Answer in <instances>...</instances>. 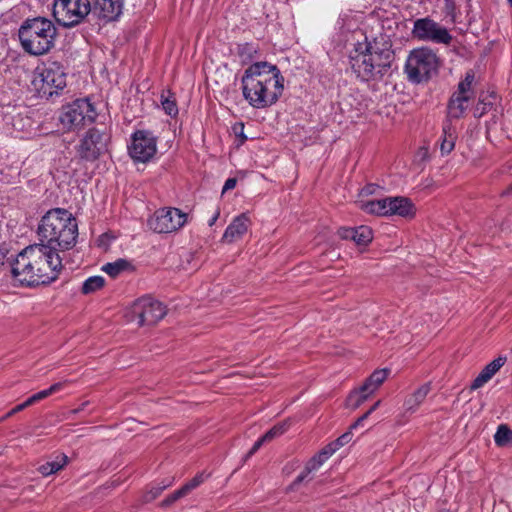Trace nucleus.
Listing matches in <instances>:
<instances>
[{
	"label": "nucleus",
	"instance_id": "nucleus-11",
	"mask_svg": "<svg viewBox=\"0 0 512 512\" xmlns=\"http://www.w3.org/2000/svg\"><path fill=\"white\" fill-rule=\"evenodd\" d=\"M188 220V215L178 208H161L148 220V225L156 233H172L182 228Z\"/></svg>",
	"mask_w": 512,
	"mask_h": 512
},
{
	"label": "nucleus",
	"instance_id": "nucleus-9",
	"mask_svg": "<svg viewBox=\"0 0 512 512\" xmlns=\"http://www.w3.org/2000/svg\"><path fill=\"white\" fill-rule=\"evenodd\" d=\"M91 12L89 0H55L53 16L63 27H73L81 23Z\"/></svg>",
	"mask_w": 512,
	"mask_h": 512
},
{
	"label": "nucleus",
	"instance_id": "nucleus-39",
	"mask_svg": "<svg viewBox=\"0 0 512 512\" xmlns=\"http://www.w3.org/2000/svg\"><path fill=\"white\" fill-rule=\"evenodd\" d=\"M166 486H158V487H152L148 491H146L143 495V501L144 502H151L154 499H156L162 491L165 489Z\"/></svg>",
	"mask_w": 512,
	"mask_h": 512
},
{
	"label": "nucleus",
	"instance_id": "nucleus-38",
	"mask_svg": "<svg viewBox=\"0 0 512 512\" xmlns=\"http://www.w3.org/2000/svg\"><path fill=\"white\" fill-rule=\"evenodd\" d=\"M186 493H184V490L182 488L174 491L169 496H167L161 503L162 507H167L174 503L175 501L179 500L182 497H185Z\"/></svg>",
	"mask_w": 512,
	"mask_h": 512
},
{
	"label": "nucleus",
	"instance_id": "nucleus-33",
	"mask_svg": "<svg viewBox=\"0 0 512 512\" xmlns=\"http://www.w3.org/2000/svg\"><path fill=\"white\" fill-rule=\"evenodd\" d=\"M129 267L128 261L124 259H118L113 263H107L103 266L102 270L105 271L111 277H117L121 272L127 270Z\"/></svg>",
	"mask_w": 512,
	"mask_h": 512
},
{
	"label": "nucleus",
	"instance_id": "nucleus-21",
	"mask_svg": "<svg viewBox=\"0 0 512 512\" xmlns=\"http://www.w3.org/2000/svg\"><path fill=\"white\" fill-rule=\"evenodd\" d=\"M431 391L430 383H425L410 394L404 401L405 413L413 414L418 407L424 402L427 395Z\"/></svg>",
	"mask_w": 512,
	"mask_h": 512
},
{
	"label": "nucleus",
	"instance_id": "nucleus-3",
	"mask_svg": "<svg viewBox=\"0 0 512 512\" xmlns=\"http://www.w3.org/2000/svg\"><path fill=\"white\" fill-rule=\"evenodd\" d=\"M394 59L391 44L381 36L373 41L358 43L350 56L351 68L363 81L381 78Z\"/></svg>",
	"mask_w": 512,
	"mask_h": 512
},
{
	"label": "nucleus",
	"instance_id": "nucleus-1",
	"mask_svg": "<svg viewBox=\"0 0 512 512\" xmlns=\"http://www.w3.org/2000/svg\"><path fill=\"white\" fill-rule=\"evenodd\" d=\"M62 267V257L54 247L35 243L17 255L11 273L21 285L38 286L55 281Z\"/></svg>",
	"mask_w": 512,
	"mask_h": 512
},
{
	"label": "nucleus",
	"instance_id": "nucleus-46",
	"mask_svg": "<svg viewBox=\"0 0 512 512\" xmlns=\"http://www.w3.org/2000/svg\"><path fill=\"white\" fill-rule=\"evenodd\" d=\"M88 404V402H84L79 408L73 409L70 411L71 414H77L84 410V407Z\"/></svg>",
	"mask_w": 512,
	"mask_h": 512
},
{
	"label": "nucleus",
	"instance_id": "nucleus-27",
	"mask_svg": "<svg viewBox=\"0 0 512 512\" xmlns=\"http://www.w3.org/2000/svg\"><path fill=\"white\" fill-rule=\"evenodd\" d=\"M475 79V74L472 70L466 72L465 77L462 81L459 82L457 91L455 92L458 95H463L472 98L473 89L472 85Z\"/></svg>",
	"mask_w": 512,
	"mask_h": 512
},
{
	"label": "nucleus",
	"instance_id": "nucleus-10",
	"mask_svg": "<svg viewBox=\"0 0 512 512\" xmlns=\"http://www.w3.org/2000/svg\"><path fill=\"white\" fill-rule=\"evenodd\" d=\"M167 313L166 306L150 296L137 299L130 307L129 321H137L138 326L155 325Z\"/></svg>",
	"mask_w": 512,
	"mask_h": 512
},
{
	"label": "nucleus",
	"instance_id": "nucleus-8",
	"mask_svg": "<svg viewBox=\"0 0 512 512\" xmlns=\"http://www.w3.org/2000/svg\"><path fill=\"white\" fill-rule=\"evenodd\" d=\"M96 115L95 108L88 99H76L61 108L59 122L64 130L73 131L92 123Z\"/></svg>",
	"mask_w": 512,
	"mask_h": 512
},
{
	"label": "nucleus",
	"instance_id": "nucleus-36",
	"mask_svg": "<svg viewBox=\"0 0 512 512\" xmlns=\"http://www.w3.org/2000/svg\"><path fill=\"white\" fill-rule=\"evenodd\" d=\"M206 476L203 472L197 474L193 479L183 485L181 488L184 490V493L188 495L192 490L197 488L200 484H202L205 480Z\"/></svg>",
	"mask_w": 512,
	"mask_h": 512
},
{
	"label": "nucleus",
	"instance_id": "nucleus-24",
	"mask_svg": "<svg viewBox=\"0 0 512 512\" xmlns=\"http://www.w3.org/2000/svg\"><path fill=\"white\" fill-rule=\"evenodd\" d=\"M68 457L65 454H58L53 459L47 461L46 463L39 466L38 471L43 476H49L54 474L67 464Z\"/></svg>",
	"mask_w": 512,
	"mask_h": 512
},
{
	"label": "nucleus",
	"instance_id": "nucleus-26",
	"mask_svg": "<svg viewBox=\"0 0 512 512\" xmlns=\"http://www.w3.org/2000/svg\"><path fill=\"white\" fill-rule=\"evenodd\" d=\"M457 135L455 130L450 124L443 127V137L440 144V151L442 155H448L455 147Z\"/></svg>",
	"mask_w": 512,
	"mask_h": 512
},
{
	"label": "nucleus",
	"instance_id": "nucleus-19",
	"mask_svg": "<svg viewBox=\"0 0 512 512\" xmlns=\"http://www.w3.org/2000/svg\"><path fill=\"white\" fill-rule=\"evenodd\" d=\"M342 239L353 240L357 245L366 246L373 239V233L368 226H359L357 228H340L338 231Z\"/></svg>",
	"mask_w": 512,
	"mask_h": 512
},
{
	"label": "nucleus",
	"instance_id": "nucleus-43",
	"mask_svg": "<svg viewBox=\"0 0 512 512\" xmlns=\"http://www.w3.org/2000/svg\"><path fill=\"white\" fill-rule=\"evenodd\" d=\"M29 406H31V404H30V402H29V401H28V399H27L25 402H23V403H21V404H19V405L15 406L11 411H9V412L5 415V417H4V418H8V417H10V416L14 415L15 413H18V412H20V411L24 410L25 408H27V407H29Z\"/></svg>",
	"mask_w": 512,
	"mask_h": 512
},
{
	"label": "nucleus",
	"instance_id": "nucleus-29",
	"mask_svg": "<svg viewBox=\"0 0 512 512\" xmlns=\"http://www.w3.org/2000/svg\"><path fill=\"white\" fill-rule=\"evenodd\" d=\"M66 383H67L66 381L55 383V384L51 385L48 389L42 390V391L37 392L34 395H32L31 397L28 398V401L30 402L31 405H33V404L49 397L50 395L60 391L65 386Z\"/></svg>",
	"mask_w": 512,
	"mask_h": 512
},
{
	"label": "nucleus",
	"instance_id": "nucleus-41",
	"mask_svg": "<svg viewBox=\"0 0 512 512\" xmlns=\"http://www.w3.org/2000/svg\"><path fill=\"white\" fill-rule=\"evenodd\" d=\"M352 439V434L351 432H346L344 433L343 435H341L339 438H337L333 443V445L335 446V448H337V450L346 445L347 443H349Z\"/></svg>",
	"mask_w": 512,
	"mask_h": 512
},
{
	"label": "nucleus",
	"instance_id": "nucleus-42",
	"mask_svg": "<svg viewBox=\"0 0 512 512\" xmlns=\"http://www.w3.org/2000/svg\"><path fill=\"white\" fill-rule=\"evenodd\" d=\"M266 443L265 441H262V437H260L252 446V448L248 451V453L245 455L244 461L248 460L251 456H253L260 447Z\"/></svg>",
	"mask_w": 512,
	"mask_h": 512
},
{
	"label": "nucleus",
	"instance_id": "nucleus-28",
	"mask_svg": "<svg viewBox=\"0 0 512 512\" xmlns=\"http://www.w3.org/2000/svg\"><path fill=\"white\" fill-rule=\"evenodd\" d=\"M161 105L165 113L169 116H176L178 114V107L175 97L170 91H163L160 97Z\"/></svg>",
	"mask_w": 512,
	"mask_h": 512
},
{
	"label": "nucleus",
	"instance_id": "nucleus-20",
	"mask_svg": "<svg viewBox=\"0 0 512 512\" xmlns=\"http://www.w3.org/2000/svg\"><path fill=\"white\" fill-rule=\"evenodd\" d=\"M506 362V357H498L488 363L479 373V375L473 380L470 388L471 390H477L483 387L491 378L500 370Z\"/></svg>",
	"mask_w": 512,
	"mask_h": 512
},
{
	"label": "nucleus",
	"instance_id": "nucleus-12",
	"mask_svg": "<svg viewBox=\"0 0 512 512\" xmlns=\"http://www.w3.org/2000/svg\"><path fill=\"white\" fill-rule=\"evenodd\" d=\"M109 135L105 131L92 128L80 140L77 146V154L86 161H95L107 151Z\"/></svg>",
	"mask_w": 512,
	"mask_h": 512
},
{
	"label": "nucleus",
	"instance_id": "nucleus-13",
	"mask_svg": "<svg viewBox=\"0 0 512 512\" xmlns=\"http://www.w3.org/2000/svg\"><path fill=\"white\" fill-rule=\"evenodd\" d=\"M128 149L131 158L135 162L146 163L156 154V137L150 131L138 130L132 135V141Z\"/></svg>",
	"mask_w": 512,
	"mask_h": 512
},
{
	"label": "nucleus",
	"instance_id": "nucleus-30",
	"mask_svg": "<svg viewBox=\"0 0 512 512\" xmlns=\"http://www.w3.org/2000/svg\"><path fill=\"white\" fill-rule=\"evenodd\" d=\"M371 392L363 390V385L358 389L350 393L347 404L349 407L356 409L362 403H364L368 397L371 395Z\"/></svg>",
	"mask_w": 512,
	"mask_h": 512
},
{
	"label": "nucleus",
	"instance_id": "nucleus-23",
	"mask_svg": "<svg viewBox=\"0 0 512 512\" xmlns=\"http://www.w3.org/2000/svg\"><path fill=\"white\" fill-rule=\"evenodd\" d=\"M327 459L328 458H325V456H323L320 452L316 454L314 457H312L307 462L304 470L297 476L294 482L290 485V489H295L296 486L303 482L311 472L318 470Z\"/></svg>",
	"mask_w": 512,
	"mask_h": 512
},
{
	"label": "nucleus",
	"instance_id": "nucleus-5",
	"mask_svg": "<svg viewBox=\"0 0 512 512\" xmlns=\"http://www.w3.org/2000/svg\"><path fill=\"white\" fill-rule=\"evenodd\" d=\"M23 50L31 55L46 54L54 46L57 29L53 22L44 17L26 19L18 31Z\"/></svg>",
	"mask_w": 512,
	"mask_h": 512
},
{
	"label": "nucleus",
	"instance_id": "nucleus-2",
	"mask_svg": "<svg viewBox=\"0 0 512 512\" xmlns=\"http://www.w3.org/2000/svg\"><path fill=\"white\" fill-rule=\"evenodd\" d=\"M244 99L256 109L275 104L284 91V77L276 65L266 61L251 64L241 78Z\"/></svg>",
	"mask_w": 512,
	"mask_h": 512
},
{
	"label": "nucleus",
	"instance_id": "nucleus-4",
	"mask_svg": "<svg viewBox=\"0 0 512 512\" xmlns=\"http://www.w3.org/2000/svg\"><path fill=\"white\" fill-rule=\"evenodd\" d=\"M37 234L39 243L54 247L55 251L62 253L75 246L78 224L68 210L54 208L41 218Z\"/></svg>",
	"mask_w": 512,
	"mask_h": 512
},
{
	"label": "nucleus",
	"instance_id": "nucleus-22",
	"mask_svg": "<svg viewBox=\"0 0 512 512\" xmlns=\"http://www.w3.org/2000/svg\"><path fill=\"white\" fill-rule=\"evenodd\" d=\"M470 99V97L453 93L448 103V116L453 119L461 118Z\"/></svg>",
	"mask_w": 512,
	"mask_h": 512
},
{
	"label": "nucleus",
	"instance_id": "nucleus-14",
	"mask_svg": "<svg viewBox=\"0 0 512 512\" xmlns=\"http://www.w3.org/2000/svg\"><path fill=\"white\" fill-rule=\"evenodd\" d=\"M412 34L423 41H431L437 44H450L452 36L448 30L430 18L417 19L414 22Z\"/></svg>",
	"mask_w": 512,
	"mask_h": 512
},
{
	"label": "nucleus",
	"instance_id": "nucleus-47",
	"mask_svg": "<svg viewBox=\"0 0 512 512\" xmlns=\"http://www.w3.org/2000/svg\"><path fill=\"white\" fill-rule=\"evenodd\" d=\"M219 214H220L219 211H217L216 214L212 217V219L209 221L210 226L214 225V223L216 222V220L219 217Z\"/></svg>",
	"mask_w": 512,
	"mask_h": 512
},
{
	"label": "nucleus",
	"instance_id": "nucleus-45",
	"mask_svg": "<svg viewBox=\"0 0 512 512\" xmlns=\"http://www.w3.org/2000/svg\"><path fill=\"white\" fill-rule=\"evenodd\" d=\"M236 184H237V180L235 178H228L225 181L222 193H225L226 191L233 189L236 186Z\"/></svg>",
	"mask_w": 512,
	"mask_h": 512
},
{
	"label": "nucleus",
	"instance_id": "nucleus-18",
	"mask_svg": "<svg viewBox=\"0 0 512 512\" xmlns=\"http://www.w3.org/2000/svg\"><path fill=\"white\" fill-rule=\"evenodd\" d=\"M5 128L11 132H25L32 126L31 119L15 108L3 113Z\"/></svg>",
	"mask_w": 512,
	"mask_h": 512
},
{
	"label": "nucleus",
	"instance_id": "nucleus-15",
	"mask_svg": "<svg viewBox=\"0 0 512 512\" xmlns=\"http://www.w3.org/2000/svg\"><path fill=\"white\" fill-rule=\"evenodd\" d=\"M124 3L125 0H94L91 12L101 23L107 24L120 18Z\"/></svg>",
	"mask_w": 512,
	"mask_h": 512
},
{
	"label": "nucleus",
	"instance_id": "nucleus-51",
	"mask_svg": "<svg viewBox=\"0 0 512 512\" xmlns=\"http://www.w3.org/2000/svg\"><path fill=\"white\" fill-rule=\"evenodd\" d=\"M369 415H370V413L367 411L365 414H363V415L360 417V419H361L362 421H364V420H366V419L368 418V416H369Z\"/></svg>",
	"mask_w": 512,
	"mask_h": 512
},
{
	"label": "nucleus",
	"instance_id": "nucleus-37",
	"mask_svg": "<svg viewBox=\"0 0 512 512\" xmlns=\"http://www.w3.org/2000/svg\"><path fill=\"white\" fill-rule=\"evenodd\" d=\"M206 476L203 472L197 474L193 479L183 485L181 488L184 490V493L188 495L192 490L197 488L200 484H202L205 480Z\"/></svg>",
	"mask_w": 512,
	"mask_h": 512
},
{
	"label": "nucleus",
	"instance_id": "nucleus-34",
	"mask_svg": "<svg viewBox=\"0 0 512 512\" xmlns=\"http://www.w3.org/2000/svg\"><path fill=\"white\" fill-rule=\"evenodd\" d=\"M494 441L498 446H506L512 441V430L507 425H500L494 435Z\"/></svg>",
	"mask_w": 512,
	"mask_h": 512
},
{
	"label": "nucleus",
	"instance_id": "nucleus-17",
	"mask_svg": "<svg viewBox=\"0 0 512 512\" xmlns=\"http://www.w3.org/2000/svg\"><path fill=\"white\" fill-rule=\"evenodd\" d=\"M251 225V219L247 213L236 216L226 228L222 241L225 243H234L247 233Z\"/></svg>",
	"mask_w": 512,
	"mask_h": 512
},
{
	"label": "nucleus",
	"instance_id": "nucleus-16",
	"mask_svg": "<svg viewBox=\"0 0 512 512\" xmlns=\"http://www.w3.org/2000/svg\"><path fill=\"white\" fill-rule=\"evenodd\" d=\"M384 216L397 215L400 217H413L415 215L414 204L406 197H386Z\"/></svg>",
	"mask_w": 512,
	"mask_h": 512
},
{
	"label": "nucleus",
	"instance_id": "nucleus-31",
	"mask_svg": "<svg viewBox=\"0 0 512 512\" xmlns=\"http://www.w3.org/2000/svg\"><path fill=\"white\" fill-rule=\"evenodd\" d=\"M105 284L102 276H92L86 279L82 285L83 294H91L101 289Z\"/></svg>",
	"mask_w": 512,
	"mask_h": 512
},
{
	"label": "nucleus",
	"instance_id": "nucleus-6",
	"mask_svg": "<svg viewBox=\"0 0 512 512\" xmlns=\"http://www.w3.org/2000/svg\"><path fill=\"white\" fill-rule=\"evenodd\" d=\"M439 60L436 54L428 48L413 50L405 65L408 79L414 83L427 81L436 74Z\"/></svg>",
	"mask_w": 512,
	"mask_h": 512
},
{
	"label": "nucleus",
	"instance_id": "nucleus-25",
	"mask_svg": "<svg viewBox=\"0 0 512 512\" xmlns=\"http://www.w3.org/2000/svg\"><path fill=\"white\" fill-rule=\"evenodd\" d=\"M390 370L380 369L375 370L363 384V390L371 392L372 394L380 387V385L387 379Z\"/></svg>",
	"mask_w": 512,
	"mask_h": 512
},
{
	"label": "nucleus",
	"instance_id": "nucleus-49",
	"mask_svg": "<svg viewBox=\"0 0 512 512\" xmlns=\"http://www.w3.org/2000/svg\"><path fill=\"white\" fill-rule=\"evenodd\" d=\"M512 193V182L510 183V185L506 188V190H504L502 192V195H509Z\"/></svg>",
	"mask_w": 512,
	"mask_h": 512
},
{
	"label": "nucleus",
	"instance_id": "nucleus-7",
	"mask_svg": "<svg viewBox=\"0 0 512 512\" xmlns=\"http://www.w3.org/2000/svg\"><path fill=\"white\" fill-rule=\"evenodd\" d=\"M32 85L41 97L49 98L66 86V73L58 62H50L37 69L32 79Z\"/></svg>",
	"mask_w": 512,
	"mask_h": 512
},
{
	"label": "nucleus",
	"instance_id": "nucleus-35",
	"mask_svg": "<svg viewBox=\"0 0 512 512\" xmlns=\"http://www.w3.org/2000/svg\"><path fill=\"white\" fill-rule=\"evenodd\" d=\"M288 427H289L288 421H284L282 423H279V424L273 426L269 431H267L262 436V441H265L266 443L272 441L276 437H279L282 434H284L287 431Z\"/></svg>",
	"mask_w": 512,
	"mask_h": 512
},
{
	"label": "nucleus",
	"instance_id": "nucleus-50",
	"mask_svg": "<svg viewBox=\"0 0 512 512\" xmlns=\"http://www.w3.org/2000/svg\"><path fill=\"white\" fill-rule=\"evenodd\" d=\"M380 403H381L380 401H377V402H376V403H375V404H374V405H373V406L368 410V412L371 414L373 411H375V410L379 407Z\"/></svg>",
	"mask_w": 512,
	"mask_h": 512
},
{
	"label": "nucleus",
	"instance_id": "nucleus-40",
	"mask_svg": "<svg viewBox=\"0 0 512 512\" xmlns=\"http://www.w3.org/2000/svg\"><path fill=\"white\" fill-rule=\"evenodd\" d=\"M491 106V103L485 102L484 100H479L477 105L474 107L473 114L476 118L482 117Z\"/></svg>",
	"mask_w": 512,
	"mask_h": 512
},
{
	"label": "nucleus",
	"instance_id": "nucleus-52",
	"mask_svg": "<svg viewBox=\"0 0 512 512\" xmlns=\"http://www.w3.org/2000/svg\"><path fill=\"white\" fill-rule=\"evenodd\" d=\"M509 4L512 6V0H508Z\"/></svg>",
	"mask_w": 512,
	"mask_h": 512
},
{
	"label": "nucleus",
	"instance_id": "nucleus-32",
	"mask_svg": "<svg viewBox=\"0 0 512 512\" xmlns=\"http://www.w3.org/2000/svg\"><path fill=\"white\" fill-rule=\"evenodd\" d=\"M385 203V198L367 201L361 204V209L370 214L384 216Z\"/></svg>",
	"mask_w": 512,
	"mask_h": 512
},
{
	"label": "nucleus",
	"instance_id": "nucleus-48",
	"mask_svg": "<svg viewBox=\"0 0 512 512\" xmlns=\"http://www.w3.org/2000/svg\"><path fill=\"white\" fill-rule=\"evenodd\" d=\"M362 423H363V421H362L360 418H358V419L355 421V423L351 425V427H350V428H351V429H355V428H357L358 426L362 425Z\"/></svg>",
	"mask_w": 512,
	"mask_h": 512
},
{
	"label": "nucleus",
	"instance_id": "nucleus-44",
	"mask_svg": "<svg viewBox=\"0 0 512 512\" xmlns=\"http://www.w3.org/2000/svg\"><path fill=\"white\" fill-rule=\"evenodd\" d=\"M337 451V448H335V446L333 445V443H330L329 445H327L326 447H324L320 453L325 456V458H329L330 456H332L335 452Z\"/></svg>",
	"mask_w": 512,
	"mask_h": 512
}]
</instances>
